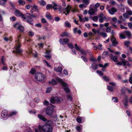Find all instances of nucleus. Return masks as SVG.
I'll use <instances>...</instances> for the list:
<instances>
[{
    "label": "nucleus",
    "instance_id": "nucleus-1",
    "mask_svg": "<svg viewBox=\"0 0 132 132\" xmlns=\"http://www.w3.org/2000/svg\"><path fill=\"white\" fill-rule=\"evenodd\" d=\"M15 13L16 16L21 17L22 19L26 20L31 24H33V23L31 22L32 21V20L31 19L29 14L27 13L25 15L21 13L18 10L15 11Z\"/></svg>",
    "mask_w": 132,
    "mask_h": 132
},
{
    "label": "nucleus",
    "instance_id": "nucleus-2",
    "mask_svg": "<svg viewBox=\"0 0 132 132\" xmlns=\"http://www.w3.org/2000/svg\"><path fill=\"white\" fill-rule=\"evenodd\" d=\"M38 129L40 131H43L44 132H52V128L49 122H48L43 126H39Z\"/></svg>",
    "mask_w": 132,
    "mask_h": 132
},
{
    "label": "nucleus",
    "instance_id": "nucleus-3",
    "mask_svg": "<svg viewBox=\"0 0 132 132\" xmlns=\"http://www.w3.org/2000/svg\"><path fill=\"white\" fill-rule=\"evenodd\" d=\"M21 35H20L18 36L17 38V40H16L15 44L16 46L15 48V50L13 51V52L15 53L16 54H21L22 51V50L20 48L21 47V45L20 44V39L21 37Z\"/></svg>",
    "mask_w": 132,
    "mask_h": 132
},
{
    "label": "nucleus",
    "instance_id": "nucleus-4",
    "mask_svg": "<svg viewBox=\"0 0 132 132\" xmlns=\"http://www.w3.org/2000/svg\"><path fill=\"white\" fill-rule=\"evenodd\" d=\"M56 81L61 84L63 87L64 91L67 93H68L70 92V90L69 87L67 84L64 82L60 79L57 78L56 79Z\"/></svg>",
    "mask_w": 132,
    "mask_h": 132
},
{
    "label": "nucleus",
    "instance_id": "nucleus-5",
    "mask_svg": "<svg viewBox=\"0 0 132 132\" xmlns=\"http://www.w3.org/2000/svg\"><path fill=\"white\" fill-rule=\"evenodd\" d=\"M63 101V99L60 97H54L50 100V102L52 103H60Z\"/></svg>",
    "mask_w": 132,
    "mask_h": 132
},
{
    "label": "nucleus",
    "instance_id": "nucleus-6",
    "mask_svg": "<svg viewBox=\"0 0 132 132\" xmlns=\"http://www.w3.org/2000/svg\"><path fill=\"white\" fill-rule=\"evenodd\" d=\"M35 78L36 80L38 81H41L44 80V77L42 73H39L35 74Z\"/></svg>",
    "mask_w": 132,
    "mask_h": 132
},
{
    "label": "nucleus",
    "instance_id": "nucleus-7",
    "mask_svg": "<svg viewBox=\"0 0 132 132\" xmlns=\"http://www.w3.org/2000/svg\"><path fill=\"white\" fill-rule=\"evenodd\" d=\"M99 18V21L100 23H102L104 21H108V19L102 13H101L98 16Z\"/></svg>",
    "mask_w": 132,
    "mask_h": 132
},
{
    "label": "nucleus",
    "instance_id": "nucleus-8",
    "mask_svg": "<svg viewBox=\"0 0 132 132\" xmlns=\"http://www.w3.org/2000/svg\"><path fill=\"white\" fill-rule=\"evenodd\" d=\"M116 64L118 65H123L124 66H125L126 65L129 67H130L131 64L129 63L127 61L123 60L120 62H118L116 63Z\"/></svg>",
    "mask_w": 132,
    "mask_h": 132
},
{
    "label": "nucleus",
    "instance_id": "nucleus-9",
    "mask_svg": "<svg viewBox=\"0 0 132 132\" xmlns=\"http://www.w3.org/2000/svg\"><path fill=\"white\" fill-rule=\"evenodd\" d=\"M53 111V108L52 106H49L46 108V114L49 115H51Z\"/></svg>",
    "mask_w": 132,
    "mask_h": 132
},
{
    "label": "nucleus",
    "instance_id": "nucleus-10",
    "mask_svg": "<svg viewBox=\"0 0 132 132\" xmlns=\"http://www.w3.org/2000/svg\"><path fill=\"white\" fill-rule=\"evenodd\" d=\"M14 27L17 28L20 32H22L24 30L23 27L18 23H15L13 26Z\"/></svg>",
    "mask_w": 132,
    "mask_h": 132
},
{
    "label": "nucleus",
    "instance_id": "nucleus-11",
    "mask_svg": "<svg viewBox=\"0 0 132 132\" xmlns=\"http://www.w3.org/2000/svg\"><path fill=\"white\" fill-rule=\"evenodd\" d=\"M69 42V40L67 38L63 39H60L59 40V42L61 44L64 45Z\"/></svg>",
    "mask_w": 132,
    "mask_h": 132
},
{
    "label": "nucleus",
    "instance_id": "nucleus-12",
    "mask_svg": "<svg viewBox=\"0 0 132 132\" xmlns=\"http://www.w3.org/2000/svg\"><path fill=\"white\" fill-rule=\"evenodd\" d=\"M108 12L109 13L112 15L114 14V13L116 12L117 10L114 7H112L108 10Z\"/></svg>",
    "mask_w": 132,
    "mask_h": 132
},
{
    "label": "nucleus",
    "instance_id": "nucleus-13",
    "mask_svg": "<svg viewBox=\"0 0 132 132\" xmlns=\"http://www.w3.org/2000/svg\"><path fill=\"white\" fill-rule=\"evenodd\" d=\"M111 41L112 42L113 46H116L117 44H118V43L117 41L116 38L113 36H112L111 38Z\"/></svg>",
    "mask_w": 132,
    "mask_h": 132
},
{
    "label": "nucleus",
    "instance_id": "nucleus-14",
    "mask_svg": "<svg viewBox=\"0 0 132 132\" xmlns=\"http://www.w3.org/2000/svg\"><path fill=\"white\" fill-rule=\"evenodd\" d=\"M7 115V111L6 110H3L2 112L1 115L2 117L5 118L6 117Z\"/></svg>",
    "mask_w": 132,
    "mask_h": 132
},
{
    "label": "nucleus",
    "instance_id": "nucleus-15",
    "mask_svg": "<svg viewBox=\"0 0 132 132\" xmlns=\"http://www.w3.org/2000/svg\"><path fill=\"white\" fill-rule=\"evenodd\" d=\"M82 15H79L78 17L80 21L81 22H84L85 21H88V18L87 17H85L84 19L82 18Z\"/></svg>",
    "mask_w": 132,
    "mask_h": 132
},
{
    "label": "nucleus",
    "instance_id": "nucleus-16",
    "mask_svg": "<svg viewBox=\"0 0 132 132\" xmlns=\"http://www.w3.org/2000/svg\"><path fill=\"white\" fill-rule=\"evenodd\" d=\"M97 33L98 35H100L104 38H105L107 36L106 33L105 32L103 31L99 32V31H98L97 32Z\"/></svg>",
    "mask_w": 132,
    "mask_h": 132
},
{
    "label": "nucleus",
    "instance_id": "nucleus-17",
    "mask_svg": "<svg viewBox=\"0 0 132 132\" xmlns=\"http://www.w3.org/2000/svg\"><path fill=\"white\" fill-rule=\"evenodd\" d=\"M111 59L114 62H116L118 61V57L116 56H114L112 54L111 55Z\"/></svg>",
    "mask_w": 132,
    "mask_h": 132
},
{
    "label": "nucleus",
    "instance_id": "nucleus-18",
    "mask_svg": "<svg viewBox=\"0 0 132 132\" xmlns=\"http://www.w3.org/2000/svg\"><path fill=\"white\" fill-rule=\"evenodd\" d=\"M84 118L83 117H78L77 118L76 120L78 122L80 123L82 121H84Z\"/></svg>",
    "mask_w": 132,
    "mask_h": 132
},
{
    "label": "nucleus",
    "instance_id": "nucleus-19",
    "mask_svg": "<svg viewBox=\"0 0 132 132\" xmlns=\"http://www.w3.org/2000/svg\"><path fill=\"white\" fill-rule=\"evenodd\" d=\"M62 69V67L61 66L57 68L55 67L54 68V70L56 71L60 72H61Z\"/></svg>",
    "mask_w": 132,
    "mask_h": 132
},
{
    "label": "nucleus",
    "instance_id": "nucleus-20",
    "mask_svg": "<svg viewBox=\"0 0 132 132\" xmlns=\"http://www.w3.org/2000/svg\"><path fill=\"white\" fill-rule=\"evenodd\" d=\"M71 9V6L70 5H68L67 7L65 9L64 11H65L68 14L70 12V11Z\"/></svg>",
    "mask_w": 132,
    "mask_h": 132
},
{
    "label": "nucleus",
    "instance_id": "nucleus-21",
    "mask_svg": "<svg viewBox=\"0 0 132 132\" xmlns=\"http://www.w3.org/2000/svg\"><path fill=\"white\" fill-rule=\"evenodd\" d=\"M51 51L49 50H46V55L44 56L45 57H47L48 58L50 59L51 58L50 55V54Z\"/></svg>",
    "mask_w": 132,
    "mask_h": 132
},
{
    "label": "nucleus",
    "instance_id": "nucleus-22",
    "mask_svg": "<svg viewBox=\"0 0 132 132\" xmlns=\"http://www.w3.org/2000/svg\"><path fill=\"white\" fill-rule=\"evenodd\" d=\"M128 100L127 98H125L124 99L122 100V102L125 105L127 106L128 105Z\"/></svg>",
    "mask_w": 132,
    "mask_h": 132
},
{
    "label": "nucleus",
    "instance_id": "nucleus-23",
    "mask_svg": "<svg viewBox=\"0 0 132 132\" xmlns=\"http://www.w3.org/2000/svg\"><path fill=\"white\" fill-rule=\"evenodd\" d=\"M18 2L20 5L23 6L25 4V2L23 0H18Z\"/></svg>",
    "mask_w": 132,
    "mask_h": 132
},
{
    "label": "nucleus",
    "instance_id": "nucleus-24",
    "mask_svg": "<svg viewBox=\"0 0 132 132\" xmlns=\"http://www.w3.org/2000/svg\"><path fill=\"white\" fill-rule=\"evenodd\" d=\"M38 117L40 119L44 121H45L46 120V119L41 115L38 114Z\"/></svg>",
    "mask_w": 132,
    "mask_h": 132
},
{
    "label": "nucleus",
    "instance_id": "nucleus-25",
    "mask_svg": "<svg viewBox=\"0 0 132 132\" xmlns=\"http://www.w3.org/2000/svg\"><path fill=\"white\" fill-rule=\"evenodd\" d=\"M69 34L68 32H65L62 33L61 36V37H62L65 36L69 37Z\"/></svg>",
    "mask_w": 132,
    "mask_h": 132
},
{
    "label": "nucleus",
    "instance_id": "nucleus-26",
    "mask_svg": "<svg viewBox=\"0 0 132 132\" xmlns=\"http://www.w3.org/2000/svg\"><path fill=\"white\" fill-rule=\"evenodd\" d=\"M97 9L96 8H93L91 9V15L95 14L97 11Z\"/></svg>",
    "mask_w": 132,
    "mask_h": 132
},
{
    "label": "nucleus",
    "instance_id": "nucleus-27",
    "mask_svg": "<svg viewBox=\"0 0 132 132\" xmlns=\"http://www.w3.org/2000/svg\"><path fill=\"white\" fill-rule=\"evenodd\" d=\"M32 9L35 12H38V11L37 6L36 5H34L31 6Z\"/></svg>",
    "mask_w": 132,
    "mask_h": 132
},
{
    "label": "nucleus",
    "instance_id": "nucleus-28",
    "mask_svg": "<svg viewBox=\"0 0 132 132\" xmlns=\"http://www.w3.org/2000/svg\"><path fill=\"white\" fill-rule=\"evenodd\" d=\"M98 46H94L93 47V48L94 49H95V47L96 48H98L100 50H101V47H102V45L100 43H99L98 44Z\"/></svg>",
    "mask_w": 132,
    "mask_h": 132
},
{
    "label": "nucleus",
    "instance_id": "nucleus-29",
    "mask_svg": "<svg viewBox=\"0 0 132 132\" xmlns=\"http://www.w3.org/2000/svg\"><path fill=\"white\" fill-rule=\"evenodd\" d=\"M39 2L41 5L44 6L46 4V2L43 0L40 1Z\"/></svg>",
    "mask_w": 132,
    "mask_h": 132
},
{
    "label": "nucleus",
    "instance_id": "nucleus-30",
    "mask_svg": "<svg viewBox=\"0 0 132 132\" xmlns=\"http://www.w3.org/2000/svg\"><path fill=\"white\" fill-rule=\"evenodd\" d=\"M130 42L129 41H127L125 42V45L126 46L127 48L129 47V45L130 44Z\"/></svg>",
    "mask_w": 132,
    "mask_h": 132
},
{
    "label": "nucleus",
    "instance_id": "nucleus-31",
    "mask_svg": "<svg viewBox=\"0 0 132 132\" xmlns=\"http://www.w3.org/2000/svg\"><path fill=\"white\" fill-rule=\"evenodd\" d=\"M119 36L121 39H125L126 38V36L123 32H121L119 34Z\"/></svg>",
    "mask_w": 132,
    "mask_h": 132
},
{
    "label": "nucleus",
    "instance_id": "nucleus-32",
    "mask_svg": "<svg viewBox=\"0 0 132 132\" xmlns=\"http://www.w3.org/2000/svg\"><path fill=\"white\" fill-rule=\"evenodd\" d=\"M92 66V68L94 70L96 69L98 67V65L95 63L93 64Z\"/></svg>",
    "mask_w": 132,
    "mask_h": 132
},
{
    "label": "nucleus",
    "instance_id": "nucleus-33",
    "mask_svg": "<svg viewBox=\"0 0 132 132\" xmlns=\"http://www.w3.org/2000/svg\"><path fill=\"white\" fill-rule=\"evenodd\" d=\"M84 37L86 38L88 36H91V32H89L88 34L86 32H85L84 34Z\"/></svg>",
    "mask_w": 132,
    "mask_h": 132
},
{
    "label": "nucleus",
    "instance_id": "nucleus-34",
    "mask_svg": "<svg viewBox=\"0 0 132 132\" xmlns=\"http://www.w3.org/2000/svg\"><path fill=\"white\" fill-rule=\"evenodd\" d=\"M49 82V83L52 84L53 85H56L57 83L56 81L53 79H52L51 82Z\"/></svg>",
    "mask_w": 132,
    "mask_h": 132
},
{
    "label": "nucleus",
    "instance_id": "nucleus-35",
    "mask_svg": "<svg viewBox=\"0 0 132 132\" xmlns=\"http://www.w3.org/2000/svg\"><path fill=\"white\" fill-rule=\"evenodd\" d=\"M52 7V5L50 4H47L46 5V8L47 10H50L51 8Z\"/></svg>",
    "mask_w": 132,
    "mask_h": 132
},
{
    "label": "nucleus",
    "instance_id": "nucleus-36",
    "mask_svg": "<svg viewBox=\"0 0 132 132\" xmlns=\"http://www.w3.org/2000/svg\"><path fill=\"white\" fill-rule=\"evenodd\" d=\"M80 52L82 55H86L87 53V52L86 51L82 50H80Z\"/></svg>",
    "mask_w": 132,
    "mask_h": 132
},
{
    "label": "nucleus",
    "instance_id": "nucleus-37",
    "mask_svg": "<svg viewBox=\"0 0 132 132\" xmlns=\"http://www.w3.org/2000/svg\"><path fill=\"white\" fill-rule=\"evenodd\" d=\"M52 3L53 5V6H52V7L53 9L55 10H56L57 9V5L54 2H52Z\"/></svg>",
    "mask_w": 132,
    "mask_h": 132
},
{
    "label": "nucleus",
    "instance_id": "nucleus-38",
    "mask_svg": "<svg viewBox=\"0 0 132 132\" xmlns=\"http://www.w3.org/2000/svg\"><path fill=\"white\" fill-rule=\"evenodd\" d=\"M125 32L127 36L129 37L131 36V34L130 31H125Z\"/></svg>",
    "mask_w": 132,
    "mask_h": 132
},
{
    "label": "nucleus",
    "instance_id": "nucleus-39",
    "mask_svg": "<svg viewBox=\"0 0 132 132\" xmlns=\"http://www.w3.org/2000/svg\"><path fill=\"white\" fill-rule=\"evenodd\" d=\"M108 90L110 92H112L113 91V88L110 86H107Z\"/></svg>",
    "mask_w": 132,
    "mask_h": 132
},
{
    "label": "nucleus",
    "instance_id": "nucleus-40",
    "mask_svg": "<svg viewBox=\"0 0 132 132\" xmlns=\"http://www.w3.org/2000/svg\"><path fill=\"white\" fill-rule=\"evenodd\" d=\"M65 25L66 27H70L71 26V24L67 21H66L65 22Z\"/></svg>",
    "mask_w": 132,
    "mask_h": 132
},
{
    "label": "nucleus",
    "instance_id": "nucleus-41",
    "mask_svg": "<svg viewBox=\"0 0 132 132\" xmlns=\"http://www.w3.org/2000/svg\"><path fill=\"white\" fill-rule=\"evenodd\" d=\"M98 19V16H94L92 18V20L94 21H96Z\"/></svg>",
    "mask_w": 132,
    "mask_h": 132
},
{
    "label": "nucleus",
    "instance_id": "nucleus-42",
    "mask_svg": "<svg viewBox=\"0 0 132 132\" xmlns=\"http://www.w3.org/2000/svg\"><path fill=\"white\" fill-rule=\"evenodd\" d=\"M111 27H107L106 28V31L108 33H110L111 31Z\"/></svg>",
    "mask_w": 132,
    "mask_h": 132
},
{
    "label": "nucleus",
    "instance_id": "nucleus-43",
    "mask_svg": "<svg viewBox=\"0 0 132 132\" xmlns=\"http://www.w3.org/2000/svg\"><path fill=\"white\" fill-rule=\"evenodd\" d=\"M82 1L83 3L86 5L88 4L89 3V0H82Z\"/></svg>",
    "mask_w": 132,
    "mask_h": 132
},
{
    "label": "nucleus",
    "instance_id": "nucleus-44",
    "mask_svg": "<svg viewBox=\"0 0 132 132\" xmlns=\"http://www.w3.org/2000/svg\"><path fill=\"white\" fill-rule=\"evenodd\" d=\"M112 100L113 102H117L118 101V100L116 97H113L112 98Z\"/></svg>",
    "mask_w": 132,
    "mask_h": 132
},
{
    "label": "nucleus",
    "instance_id": "nucleus-45",
    "mask_svg": "<svg viewBox=\"0 0 132 132\" xmlns=\"http://www.w3.org/2000/svg\"><path fill=\"white\" fill-rule=\"evenodd\" d=\"M123 17L126 19H128L129 18V15L127 13H124L123 14Z\"/></svg>",
    "mask_w": 132,
    "mask_h": 132
},
{
    "label": "nucleus",
    "instance_id": "nucleus-46",
    "mask_svg": "<svg viewBox=\"0 0 132 132\" xmlns=\"http://www.w3.org/2000/svg\"><path fill=\"white\" fill-rule=\"evenodd\" d=\"M79 7L80 8L82 9L84 8H86V6L85 5L83 4H81L79 5Z\"/></svg>",
    "mask_w": 132,
    "mask_h": 132
},
{
    "label": "nucleus",
    "instance_id": "nucleus-47",
    "mask_svg": "<svg viewBox=\"0 0 132 132\" xmlns=\"http://www.w3.org/2000/svg\"><path fill=\"white\" fill-rule=\"evenodd\" d=\"M97 73L100 76H103V73L100 70H97L96 71Z\"/></svg>",
    "mask_w": 132,
    "mask_h": 132
},
{
    "label": "nucleus",
    "instance_id": "nucleus-48",
    "mask_svg": "<svg viewBox=\"0 0 132 132\" xmlns=\"http://www.w3.org/2000/svg\"><path fill=\"white\" fill-rule=\"evenodd\" d=\"M76 128L77 131L79 132L81 130V128L80 126H77L76 127Z\"/></svg>",
    "mask_w": 132,
    "mask_h": 132
},
{
    "label": "nucleus",
    "instance_id": "nucleus-49",
    "mask_svg": "<svg viewBox=\"0 0 132 132\" xmlns=\"http://www.w3.org/2000/svg\"><path fill=\"white\" fill-rule=\"evenodd\" d=\"M68 45L69 47L71 48H73V45L71 43H68Z\"/></svg>",
    "mask_w": 132,
    "mask_h": 132
},
{
    "label": "nucleus",
    "instance_id": "nucleus-50",
    "mask_svg": "<svg viewBox=\"0 0 132 132\" xmlns=\"http://www.w3.org/2000/svg\"><path fill=\"white\" fill-rule=\"evenodd\" d=\"M5 2L2 0H0V4L2 5L5 6Z\"/></svg>",
    "mask_w": 132,
    "mask_h": 132
},
{
    "label": "nucleus",
    "instance_id": "nucleus-51",
    "mask_svg": "<svg viewBox=\"0 0 132 132\" xmlns=\"http://www.w3.org/2000/svg\"><path fill=\"white\" fill-rule=\"evenodd\" d=\"M103 79L105 81H108L109 80V78L106 76L103 77Z\"/></svg>",
    "mask_w": 132,
    "mask_h": 132
},
{
    "label": "nucleus",
    "instance_id": "nucleus-52",
    "mask_svg": "<svg viewBox=\"0 0 132 132\" xmlns=\"http://www.w3.org/2000/svg\"><path fill=\"white\" fill-rule=\"evenodd\" d=\"M17 112L15 111H13L11 113L10 115V116H12L13 115H15L17 113Z\"/></svg>",
    "mask_w": 132,
    "mask_h": 132
},
{
    "label": "nucleus",
    "instance_id": "nucleus-53",
    "mask_svg": "<svg viewBox=\"0 0 132 132\" xmlns=\"http://www.w3.org/2000/svg\"><path fill=\"white\" fill-rule=\"evenodd\" d=\"M129 81L130 84H132V73L130 74Z\"/></svg>",
    "mask_w": 132,
    "mask_h": 132
},
{
    "label": "nucleus",
    "instance_id": "nucleus-54",
    "mask_svg": "<svg viewBox=\"0 0 132 132\" xmlns=\"http://www.w3.org/2000/svg\"><path fill=\"white\" fill-rule=\"evenodd\" d=\"M52 88L51 87H49L48 88L46 89V92L47 93H49L51 90Z\"/></svg>",
    "mask_w": 132,
    "mask_h": 132
},
{
    "label": "nucleus",
    "instance_id": "nucleus-55",
    "mask_svg": "<svg viewBox=\"0 0 132 132\" xmlns=\"http://www.w3.org/2000/svg\"><path fill=\"white\" fill-rule=\"evenodd\" d=\"M11 38V37L9 38V39L7 37H5L4 38V39L5 41L6 42L8 41V40H10L11 41V40H10V39Z\"/></svg>",
    "mask_w": 132,
    "mask_h": 132
},
{
    "label": "nucleus",
    "instance_id": "nucleus-56",
    "mask_svg": "<svg viewBox=\"0 0 132 132\" xmlns=\"http://www.w3.org/2000/svg\"><path fill=\"white\" fill-rule=\"evenodd\" d=\"M28 34L29 36H32L34 35V33L33 32L30 31L29 32Z\"/></svg>",
    "mask_w": 132,
    "mask_h": 132
},
{
    "label": "nucleus",
    "instance_id": "nucleus-57",
    "mask_svg": "<svg viewBox=\"0 0 132 132\" xmlns=\"http://www.w3.org/2000/svg\"><path fill=\"white\" fill-rule=\"evenodd\" d=\"M43 61L46 63L47 66L49 67H51V66L49 64L48 62L47 61H46L45 60H44Z\"/></svg>",
    "mask_w": 132,
    "mask_h": 132
},
{
    "label": "nucleus",
    "instance_id": "nucleus-58",
    "mask_svg": "<svg viewBox=\"0 0 132 132\" xmlns=\"http://www.w3.org/2000/svg\"><path fill=\"white\" fill-rule=\"evenodd\" d=\"M110 33L112 36H113L116 35L115 32L114 30H112L110 32Z\"/></svg>",
    "mask_w": 132,
    "mask_h": 132
},
{
    "label": "nucleus",
    "instance_id": "nucleus-59",
    "mask_svg": "<svg viewBox=\"0 0 132 132\" xmlns=\"http://www.w3.org/2000/svg\"><path fill=\"white\" fill-rule=\"evenodd\" d=\"M36 71L35 70V69H32L30 71V72L32 74H34L35 72Z\"/></svg>",
    "mask_w": 132,
    "mask_h": 132
},
{
    "label": "nucleus",
    "instance_id": "nucleus-60",
    "mask_svg": "<svg viewBox=\"0 0 132 132\" xmlns=\"http://www.w3.org/2000/svg\"><path fill=\"white\" fill-rule=\"evenodd\" d=\"M67 98L68 100H70L71 101L72 100V97L69 95H67Z\"/></svg>",
    "mask_w": 132,
    "mask_h": 132
},
{
    "label": "nucleus",
    "instance_id": "nucleus-61",
    "mask_svg": "<svg viewBox=\"0 0 132 132\" xmlns=\"http://www.w3.org/2000/svg\"><path fill=\"white\" fill-rule=\"evenodd\" d=\"M128 101L130 104H132V96L130 97L129 98Z\"/></svg>",
    "mask_w": 132,
    "mask_h": 132
},
{
    "label": "nucleus",
    "instance_id": "nucleus-62",
    "mask_svg": "<svg viewBox=\"0 0 132 132\" xmlns=\"http://www.w3.org/2000/svg\"><path fill=\"white\" fill-rule=\"evenodd\" d=\"M46 18L48 19H51V16L50 14H47L46 15Z\"/></svg>",
    "mask_w": 132,
    "mask_h": 132
},
{
    "label": "nucleus",
    "instance_id": "nucleus-63",
    "mask_svg": "<svg viewBox=\"0 0 132 132\" xmlns=\"http://www.w3.org/2000/svg\"><path fill=\"white\" fill-rule=\"evenodd\" d=\"M81 58L85 62H87V59L84 57L83 56H81Z\"/></svg>",
    "mask_w": 132,
    "mask_h": 132
},
{
    "label": "nucleus",
    "instance_id": "nucleus-64",
    "mask_svg": "<svg viewBox=\"0 0 132 132\" xmlns=\"http://www.w3.org/2000/svg\"><path fill=\"white\" fill-rule=\"evenodd\" d=\"M10 19L12 21H15L16 20L14 16H12L10 17Z\"/></svg>",
    "mask_w": 132,
    "mask_h": 132
}]
</instances>
